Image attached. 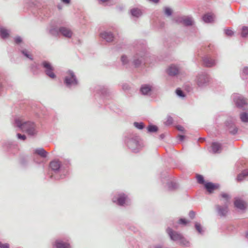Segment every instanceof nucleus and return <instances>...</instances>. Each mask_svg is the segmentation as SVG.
<instances>
[{
	"instance_id": "obj_1",
	"label": "nucleus",
	"mask_w": 248,
	"mask_h": 248,
	"mask_svg": "<svg viewBox=\"0 0 248 248\" xmlns=\"http://www.w3.org/2000/svg\"><path fill=\"white\" fill-rule=\"evenodd\" d=\"M15 125L28 135L34 136L37 135L38 130L36 125L32 122L24 121L21 118H17L15 120Z\"/></svg>"
},
{
	"instance_id": "obj_2",
	"label": "nucleus",
	"mask_w": 248,
	"mask_h": 248,
	"mask_svg": "<svg viewBox=\"0 0 248 248\" xmlns=\"http://www.w3.org/2000/svg\"><path fill=\"white\" fill-rule=\"evenodd\" d=\"M167 232L172 240L174 241H179L181 244L186 247H189L190 246L189 242L187 241L181 234L172 231V229L170 228L167 229Z\"/></svg>"
},
{
	"instance_id": "obj_3",
	"label": "nucleus",
	"mask_w": 248,
	"mask_h": 248,
	"mask_svg": "<svg viewBox=\"0 0 248 248\" xmlns=\"http://www.w3.org/2000/svg\"><path fill=\"white\" fill-rule=\"evenodd\" d=\"M221 196L222 198L221 201L224 203V205L223 207L217 205V208L218 214L220 216H225L226 215L228 211V205L230 203V197L228 194L224 193H222L221 194Z\"/></svg>"
},
{
	"instance_id": "obj_4",
	"label": "nucleus",
	"mask_w": 248,
	"mask_h": 248,
	"mask_svg": "<svg viewBox=\"0 0 248 248\" xmlns=\"http://www.w3.org/2000/svg\"><path fill=\"white\" fill-rule=\"evenodd\" d=\"M127 146L133 152L137 153L141 148V145L140 143L139 138L137 136L134 137L132 139L128 140L126 141Z\"/></svg>"
},
{
	"instance_id": "obj_5",
	"label": "nucleus",
	"mask_w": 248,
	"mask_h": 248,
	"mask_svg": "<svg viewBox=\"0 0 248 248\" xmlns=\"http://www.w3.org/2000/svg\"><path fill=\"white\" fill-rule=\"evenodd\" d=\"M50 32L54 36H57L60 33L67 38H70L73 34L72 31L69 29L65 27L61 28L59 31L56 29H52L50 31Z\"/></svg>"
},
{
	"instance_id": "obj_6",
	"label": "nucleus",
	"mask_w": 248,
	"mask_h": 248,
	"mask_svg": "<svg viewBox=\"0 0 248 248\" xmlns=\"http://www.w3.org/2000/svg\"><path fill=\"white\" fill-rule=\"evenodd\" d=\"M68 75L65 78L64 82L67 86L70 87L78 84V80L72 71H69L67 72Z\"/></svg>"
},
{
	"instance_id": "obj_7",
	"label": "nucleus",
	"mask_w": 248,
	"mask_h": 248,
	"mask_svg": "<svg viewBox=\"0 0 248 248\" xmlns=\"http://www.w3.org/2000/svg\"><path fill=\"white\" fill-rule=\"evenodd\" d=\"M209 80V76L206 73H202L197 76L196 82L198 86L203 87L207 84Z\"/></svg>"
},
{
	"instance_id": "obj_8",
	"label": "nucleus",
	"mask_w": 248,
	"mask_h": 248,
	"mask_svg": "<svg viewBox=\"0 0 248 248\" xmlns=\"http://www.w3.org/2000/svg\"><path fill=\"white\" fill-rule=\"evenodd\" d=\"M42 64L43 68L45 69V72L46 75L51 78H55V75L53 73L54 68L51 64L46 61L43 62Z\"/></svg>"
},
{
	"instance_id": "obj_9",
	"label": "nucleus",
	"mask_w": 248,
	"mask_h": 248,
	"mask_svg": "<svg viewBox=\"0 0 248 248\" xmlns=\"http://www.w3.org/2000/svg\"><path fill=\"white\" fill-rule=\"evenodd\" d=\"M128 197L124 194H121L118 195V197L116 199L113 198L112 201L113 202L117 203L119 205H124L128 204Z\"/></svg>"
},
{
	"instance_id": "obj_10",
	"label": "nucleus",
	"mask_w": 248,
	"mask_h": 248,
	"mask_svg": "<svg viewBox=\"0 0 248 248\" xmlns=\"http://www.w3.org/2000/svg\"><path fill=\"white\" fill-rule=\"evenodd\" d=\"M234 101L238 107H242L246 104L247 101L241 95L238 94L233 95Z\"/></svg>"
},
{
	"instance_id": "obj_11",
	"label": "nucleus",
	"mask_w": 248,
	"mask_h": 248,
	"mask_svg": "<svg viewBox=\"0 0 248 248\" xmlns=\"http://www.w3.org/2000/svg\"><path fill=\"white\" fill-rule=\"evenodd\" d=\"M176 21L177 22L182 23L183 24L186 26L191 25L193 23L192 18L189 16L178 17Z\"/></svg>"
},
{
	"instance_id": "obj_12",
	"label": "nucleus",
	"mask_w": 248,
	"mask_h": 248,
	"mask_svg": "<svg viewBox=\"0 0 248 248\" xmlns=\"http://www.w3.org/2000/svg\"><path fill=\"white\" fill-rule=\"evenodd\" d=\"M101 38L105 40L107 42H111L113 40L114 36L111 32L104 31L100 34Z\"/></svg>"
},
{
	"instance_id": "obj_13",
	"label": "nucleus",
	"mask_w": 248,
	"mask_h": 248,
	"mask_svg": "<svg viewBox=\"0 0 248 248\" xmlns=\"http://www.w3.org/2000/svg\"><path fill=\"white\" fill-rule=\"evenodd\" d=\"M203 64L206 67H211L216 64L215 60H212L210 57L206 56L203 59Z\"/></svg>"
},
{
	"instance_id": "obj_14",
	"label": "nucleus",
	"mask_w": 248,
	"mask_h": 248,
	"mask_svg": "<svg viewBox=\"0 0 248 248\" xmlns=\"http://www.w3.org/2000/svg\"><path fill=\"white\" fill-rule=\"evenodd\" d=\"M205 187L209 193H212L218 187V185L212 183H207L204 185Z\"/></svg>"
},
{
	"instance_id": "obj_15",
	"label": "nucleus",
	"mask_w": 248,
	"mask_h": 248,
	"mask_svg": "<svg viewBox=\"0 0 248 248\" xmlns=\"http://www.w3.org/2000/svg\"><path fill=\"white\" fill-rule=\"evenodd\" d=\"M179 69L178 67L174 65H170L169 68L168 69L167 72L168 74L170 76H175L178 73Z\"/></svg>"
},
{
	"instance_id": "obj_16",
	"label": "nucleus",
	"mask_w": 248,
	"mask_h": 248,
	"mask_svg": "<svg viewBox=\"0 0 248 248\" xmlns=\"http://www.w3.org/2000/svg\"><path fill=\"white\" fill-rule=\"evenodd\" d=\"M211 148L214 153H219L221 151V144L218 142H213L212 144Z\"/></svg>"
},
{
	"instance_id": "obj_17",
	"label": "nucleus",
	"mask_w": 248,
	"mask_h": 248,
	"mask_svg": "<svg viewBox=\"0 0 248 248\" xmlns=\"http://www.w3.org/2000/svg\"><path fill=\"white\" fill-rule=\"evenodd\" d=\"M234 205L236 207L240 209H244L246 207L245 202L239 199H235Z\"/></svg>"
},
{
	"instance_id": "obj_18",
	"label": "nucleus",
	"mask_w": 248,
	"mask_h": 248,
	"mask_svg": "<svg viewBox=\"0 0 248 248\" xmlns=\"http://www.w3.org/2000/svg\"><path fill=\"white\" fill-rule=\"evenodd\" d=\"M61 166V163L58 161H53L50 163V167L51 169L56 171L58 170ZM56 173V172H55Z\"/></svg>"
},
{
	"instance_id": "obj_19",
	"label": "nucleus",
	"mask_w": 248,
	"mask_h": 248,
	"mask_svg": "<svg viewBox=\"0 0 248 248\" xmlns=\"http://www.w3.org/2000/svg\"><path fill=\"white\" fill-rule=\"evenodd\" d=\"M214 16L211 14H206L202 17V20L205 23H211L214 21Z\"/></svg>"
},
{
	"instance_id": "obj_20",
	"label": "nucleus",
	"mask_w": 248,
	"mask_h": 248,
	"mask_svg": "<svg viewBox=\"0 0 248 248\" xmlns=\"http://www.w3.org/2000/svg\"><path fill=\"white\" fill-rule=\"evenodd\" d=\"M56 248H70V245L68 243H64L62 241L58 240L55 242Z\"/></svg>"
},
{
	"instance_id": "obj_21",
	"label": "nucleus",
	"mask_w": 248,
	"mask_h": 248,
	"mask_svg": "<svg viewBox=\"0 0 248 248\" xmlns=\"http://www.w3.org/2000/svg\"><path fill=\"white\" fill-rule=\"evenodd\" d=\"M131 15L136 17H139L141 16L142 13L141 11L138 8H133L130 10Z\"/></svg>"
},
{
	"instance_id": "obj_22",
	"label": "nucleus",
	"mask_w": 248,
	"mask_h": 248,
	"mask_svg": "<svg viewBox=\"0 0 248 248\" xmlns=\"http://www.w3.org/2000/svg\"><path fill=\"white\" fill-rule=\"evenodd\" d=\"M34 153L42 157H46L47 155V152L43 148H39L35 150Z\"/></svg>"
},
{
	"instance_id": "obj_23",
	"label": "nucleus",
	"mask_w": 248,
	"mask_h": 248,
	"mask_svg": "<svg viewBox=\"0 0 248 248\" xmlns=\"http://www.w3.org/2000/svg\"><path fill=\"white\" fill-rule=\"evenodd\" d=\"M151 91V87L148 85H143L140 89V91L143 94H147Z\"/></svg>"
},
{
	"instance_id": "obj_24",
	"label": "nucleus",
	"mask_w": 248,
	"mask_h": 248,
	"mask_svg": "<svg viewBox=\"0 0 248 248\" xmlns=\"http://www.w3.org/2000/svg\"><path fill=\"white\" fill-rule=\"evenodd\" d=\"M248 176V170H244L241 173L239 174L237 177V180L238 181H241Z\"/></svg>"
},
{
	"instance_id": "obj_25",
	"label": "nucleus",
	"mask_w": 248,
	"mask_h": 248,
	"mask_svg": "<svg viewBox=\"0 0 248 248\" xmlns=\"http://www.w3.org/2000/svg\"><path fill=\"white\" fill-rule=\"evenodd\" d=\"M9 35V32L8 30L4 28H0V36L2 38H5Z\"/></svg>"
},
{
	"instance_id": "obj_26",
	"label": "nucleus",
	"mask_w": 248,
	"mask_h": 248,
	"mask_svg": "<svg viewBox=\"0 0 248 248\" xmlns=\"http://www.w3.org/2000/svg\"><path fill=\"white\" fill-rule=\"evenodd\" d=\"M240 119L243 122H248V114L246 112L242 113L240 114Z\"/></svg>"
},
{
	"instance_id": "obj_27",
	"label": "nucleus",
	"mask_w": 248,
	"mask_h": 248,
	"mask_svg": "<svg viewBox=\"0 0 248 248\" xmlns=\"http://www.w3.org/2000/svg\"><path fill=\"white\" fill-rule=\"evenodd\" d=\"M168 186L170 190H174L178 188V185L175 182H171L168 184Z\"/></svg>"
},
{
	"instance_id": "obj_28",
	"label": "nucleus",
	"mask_w": 248,
	"mask_h": 248,
	"mask_svg": "<svg viewBox=\"0 0 248 248\" xmlns=\"http://www.w3.org/2000/svg\"><path fill=\"white\" fill-rule=\"evenodd\" d=\"M248 34V27H243L242 29L241 36L243 37H245Z\"/></svg>"
},
{
	"instance_id": "obj_29",
	"label": "nucleus",
	"mask_w": 248,
	"mask_h": 248,
	"mask_svg": "<svg viewBox=\"0 0 248 248\" xmlns=\"http://www.w3.org/2000/svg\"><path fill=\"white\" fill-rule=\"evenodd\" d=\"M158 130V128L156 126L154 125H150L148 127V131L149 132H155L157 131Z\"/></svg>"
},
{
	"instance_id": "obj_30",
	"label": "nucleus",
	"mask_w": 248,
	"mask_h": 248,
	"mask_svg": "<svg viewBox=\"0 0 248 248\" xmlns=\"http://www.w3.org/2000/svg\"><path fill=\"white\" fill-rule=\"evenodd\" d=\"M134 125L137 128L139 129H142L144 127V125L142 123H137L135 122L134 123Z\"/></svg>"
},
{
	"instance_id": "obj_31",
	"label": "nucleus",
	"mask_w": 248,
	"mask_h": 248,
	"mask_svg": "<svg viewBox=\"0 0 248 248\" xmlns=\"http://www.w3.org/2000/svg\"><path fill=\"white\" fill-rule=\"evenodd\" d=\"M195 228L196 230L200 233H202V228L200 225V224L198 223H195Z\"/></svg>"
},
{
	"instance_id": "obj_32",
	"label": "nucleus",
	"mask_w": 248,
	"mask_h": 248,
	"mask_svg": "<svg viewBox=\"0 0 248 248\" xmlns=\"http://www.w3.org/2000/svg\"><path fill=\"white\" fill-rule=\"evenodd\" d=\"M165 13L168 16H170L172 14V10L169 7H166L164 9Z\"/></svg>"
},
{
	"instance_id": "obj_33",
	"label": "nucleus",
	"mask_w": 248,
	"mask_h": 248,
	"mask_svg": "<svg viewBox=\"0 0 248 248\" xmlns=\"http://www.w3.org/2000/svg\"><path fill=\"white\" fill-rule=\"evenodd\" d=\"M197 180L198 182L200 184H203L204 183L203 177L201 175H197Z\"/></svg>"
},
{
	"instance_id": "obj_34",
	"label": "nucleus",
	"mask_w": 248,
	"mask_h": 248,
	"mask_svg": "<svg viewBox=\"0 0 248 248\" xmlns=\"http://www.w3.org/2000/svg\"><path fill=\"white\" fill-rule=\"evenodd\" d=\"M173 119L170 116H168L167 117V120L165 122V124L166 125H170L172 123Z\"/></svg>"
},
{
	"instance_id": "obj_35",
	"label": "nucleus",
	"mask_w": 248,
	"mask_h": 248,
	"mask_svg": "<svg viewBox=\"0 0 248 248\" xmlns=\"http://www.w3.org/2000/svg\"><path fill=\"white\" fill-rule=\"evenodd\" d=\"M225 32L226 35L231 36L233 34V32L230 29H226L225 30Z\"/></svg>"
},
{
	"instance_id": "obj_36",
	"label": "nucleus",
	"mask_w": 248,
	"mask_h": 248,
	"mask_svg": "<svg viewBox=\"0 0 248 248\" xmlns=\"http://www.w3.org/2000/svg\"><path fill=\"white\" fill-rule=\"evenodd\" d=\"M121 61H122V62L123 64H125L128 62L127 58L124 55H123V56H122V57H121Z\"/></svg>"
},
{
	"instance_id": "obj_37",
	"label": "nucleus",
	"mask_w": 248,
	"mask_h": 248,
	"mask_svg": "<svg viewBox=\"0 0 248 248\" xmlns=\"http://www.w3.org/2000/svg\"><path fill=\"white\" fill-rule=\"evenodd\" d=\"M22 54H23L24 56H25L27 58H29V59H32V57H31V55L30 54H29L28 53L27 51H26V50H23V51H22Z\"/></svg>"
},
{
	"instance_id": "obj_38",
	"label": "nucleus",
	"mask_w": 248,
	"mask_h": 248,
	"mask_svg": "<svg viewBox=\"0 0 248 248\" xmlns=\"http://www.w3.org/2000/svg\"><path fill=\"white\" fill-rule=\"evenodd\" d=\"M176 93L177 94V95H178L179 96H180V97L184 96L183 92L180 89H177L176 91Z\"/></svg>"
},
{
	"instance_id": "obj_39",
	"label": "nucleus",
	"mask_w": 248,
	"mask_h": 248,
	"mask_svg": "<svg viewBox=\"0 0 248 248\" xmlns=\"http://www.w3.org/2000/svg\"><path fill=\"white\" fill-rule=\"evenodd\" d=\"M17 136L18 139L19 140H25L26 139V136L24 135H21L18 133L17 134Z\"/></svg>"
},
{
	"instance_id": "obj_40",
	"label": "nucleus",
	"mask_w": 248,
	"mask_h": 248,
	"mask_svg": "<svg viewBox=\"0 0 248 248\" xmlns=\"http://www.w3.org/2000/svg\"><path fill=\"white\" fill-rule=\"evenodd\" d=\"M141 62V60H135L134 61V64L135 65V66H138L140 63Z\"/></svg>"
},
{
	"instance_id": "obj_41",
	"label": "nucleus",
	"mask_w": 248,
	"mask_h": 248,
	"mask_svg": "<svg viewBox=\"0 0 248 248\" xmlns=\"http://www.w3.org/2000/svg\"><path fill=\"white\" fill-rule=\"evenodd\" d=\"M0 248H9V245L8 244H2L1 242H0Z\"/></svg>"
},
{
	"instance_id": "obj_42",
	"label": "nucleus",
	"mask_w": 248,
	"mask_h": 248,
	"mask_svg": "<svg viewBox=\"0 0 248 248\" xmlns=\"http://www.w3.org/2000/svg\"><path fill=\"white\" fill-rule=\"evenodd\" d=\"M15 41L16 44H19L22 41V39L20 37H16L15 39Z\"/></svg>"
},
{
	"instance_id": "obj_43",
	"label": "nucleus",
	"mask_w": 248,
	"mask_h": 248,
	"mask_svg": "<svg viewBox=\"0 0 248 248\" xmlns=\"http://www.w3.org/2000/svg\"><path fill=\"white\" fill-rule=\"evenodd\" d=\"M195 216V213L193 211H191L189 213V216L191 218H193Z\"/></svg>"
},
{
	"instance_id": "obj_44",
	"label": "nucleus",
	"mask_w": 248,
	"mask_h": 248,
	"mask_svg": "<svg viewBox=\"0 0 248 248\" xmlns=\"http://www.w3.org/2000/svg\"><path fill=\"white\" fill-rule=\"evenodd\" d=\"M179 223L184 225H186L187 223V221L186 219L181 218L179 220Z\"/></svg>"
},
{
	"instance_id": "obj_45",
	"label": "nucleus",
	"mask_w": 248,
	"mask_h": 248,
	"mask_svg": "<svg viewBox=\"0 0 248 248\" xmlns=\"http://www.w3.org/2000/svg\"><path fill=\"white\" fill-rule=\"evenodd\" d=\"M243 73L247 75L248 74V67H245L243 70Z\"/></svg>"
},
{
	"instance_id": "obj_46",
	"label": "nucleus",
	"mask_w": 248,
	"mask_h": 248,
	"mask_svg": "<svg viewBox=\"0 0 248 248\" xmlns=\"http://www.w3.org/2000/svg\"><path fill=\"white\" fill-rule=\"evenodd\" d=\"M176 128L179 131H183L184 129V127L181 125H178L176 127Z\"/></svg>"
},
{
	"instance_id": "obj_47",
	"label": "nucleus",
	"mask_w": 248,
	"mask_h": 248,
	"mask_svg": "<svg viewBox=\"0 0 248 248\" xmlns=\"http://www.w3.org/2000/svg\"><path fill=\"white\" fill-rule=\"evenodd\" d=\"M185 138V136L183 135H179V140L180 141H183Z\"/></svg>"
},
{
	"instance_id": "obj_48",
	"label": "nucleus",
	"mask_w": 248,
	"mask_h": 248,
	"mask_svg": "<svg viewBox=\"0 0 248 248\" xmlns=\"http://www.w3.org/2000/svg\"><path fill=\"white\" fill-rule=\"evenodd\" d=\"M62 1L66 4H69L70 2V0H62Z\"/></svg>"
},
{
	"instance_id": "obj_49",
	"label": "nucleus",
	"mask_w": 248,
	"mask_h": 248,
	"mask_svg": "<svg viewBox=\"0 0 248 248\" xmlns=\"http://www.w3.org/2000/svg\"><path fill=\"white\" fill-rule=\"evenodd\" d=\"M123 88L124 90H126L127 89V86L126 87V85H124L123 87Z\"/></svg>"
},
{
	"instance_id": "obj_50",
	"label": "nucleus",
	"mask_w": 248,
	"mask_h": 248,
	"mask_svg": "<svg viewBox=\"0 0 248 248\" xmlns=\"http://www.w3.org/2000/svg\"><path fill=\"white\" fill-rule=\"evenodd\" d=\"M156 248H162L161 247H156Z\"/></svg>"
}]
</instances>
